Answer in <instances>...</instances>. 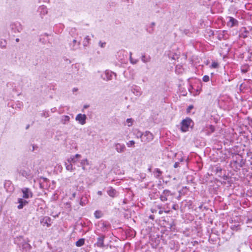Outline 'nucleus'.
Instances as JSON below:
<instances>
[{
	"label": "nucleus",
	"instance_id": "6",
	"mask_svg": "<svg viewBox=\"0 0 252 252\" xmlns=\"http://www.w3.org/2000/svg\"><path fill=\"white\" fill-rule=\"evenodd\" d=\"M40 222L43 226L49 227L51 225V219L49 217L45 216L40 219Z\"/></svg>",
	"mask_w": 252,
	"mask_h": 252
},
{
	"label": "nucleus",
	"instance_id": "24",
	"mask_svg": "<svg viewBox=\"0 0 252 252\" xmlns=\"http://www.w3.org/2000/svg\"><path fill=\"white\" fill-rule=\"evenodd\" d=\"M89 164V161L87 159H84L81 160L80 162V165L82 166V169L83 170H86V165H88Z\"/></svg>",
	"mask_w": 252,
	"mask_h": 252
},
{
	"label": "nucleus",
	"instance_id": "60",
	"mask_svg": "<svg viewBox=\"0 0 252 252\" xmlns=\"http://www.w3.org/2000/svg\"><path fill=\"white\" fill-rule=\"evenodd\" d=\"M192 107H193L192 106H190L189 108V109H191V108H192Z\"/></svg>",
	"mask_w": 252,
	"mask_h": 252
},
{
	"label": "nucleus",
	"instance_id": "47",
	"mask_svg": "<svg viewBox=\"0 0 252 252\" xmlns=\"http://www.w3.org/2000/svg\"><path fill=\"white\" fill-rule=\"evenodd\" d=\"M148 170L150 172H151V171H152V166H150L148 168Z\"/></svg>",
	"mask_w": 252,
	"mask_h": 252
},
{
	"label": "nucleus",
	"instance_id": "59",
	"mask_svg": "<svg viewBox=\"0 0 252 252\" xmlns=\"http://www.w3.org/2000/svg\"><path fill=\"white\" fill-rule=\"evenodd\" d=\"M243 84H242L240 85V89H241V88H242V87H243Z\"/></svg>",
	"mask_w": 252,
	"mask_h": 252
},
{
	"label": "nucleus",
	"instance_id": "19",
	"mask_svg": "<svg viewBox=\"0 0 252 252\" xmlns=\"http://www.w3.org/2000/svg\"><path fill=\"white\" fill-rule=\"evenodd\" d=\"M107 192L108 194L112 197H114L117 194L116 190L112 187L108 188Z\"/></svg>",
	"mask_w": 252,
	"mask_h": 252
},
{
	"label": "nucleus",
	"instance_id": "52",
	"mask_svg": "<svg viewBox=\"0 0 252 252\" xmlns=\"http://www.w3.org/2000/svg\"><path fill=\"white\" fill-rule=\"evenodd\" d=\"M242 71L243 72V73H246L247 70H246V69H242Z\"/></svg>",
	"mask_w": 252,
	"mask_h": 252
},
{
	"label": "nucleus",
	"instance_id": "10",
	"mask_svg": "<svg viewBox=\"0 0 252 252\" xmlns=\"http://www.w3.org/2000/svg\"><path fill=\"white\" fill-rule=\"evenodd\" d=\"M228 21L227 22V26L230 28H232L238 25V21L232 17L229 16L227 17Z\"/></svg>",
	"mask_w": 252,
	"mask_h": 252
},
{
	"label": "nucleus",
	"instance_id": "42",
	"mask_svg": "<svg viewBox=\"0 0 252 252\" xmlns=\"http://www.w3.org/2000/svg\"><path fill=\"white\" fill-rule=\"evenodd\" d=\"M73 156V157H74L75 158H76V159H78V158H81V157L80 155L78 154H76V155H74V156Z\"/></svg>",
	"mask_w": 252,
	"mask_h": 252
},
{
	"label": "nucleus",
	"instance_id": "25",
	"mask_svg": "<svg viewBox=\"0 0 252 252\" xmlns=\"http://www.w3.org/2000/svg\"><path fill=\"white\" fill-rule=\"evenodd\" d=\"M90 40L91 38H90V37L88 35L86 36L83 41V46L84 47L88 46L90 44Z\"/></svg>",
	"mask_w": 252,
	"mask_h": 252
},
{
	"label": "nucleus",
	"instance_id": "36",
	"mask_svg": "<svg viewBox=\"0 0 252 252\" xmlns=\"http://www.w3.org/2000/svg\"><path fill=\"white\" fill-rule=\"evenodd\" d=\"M218 67L219 64L216 62H213L211 65V67L212 68H217Z\"/></svg>",
	"mask_w": 252,
	"mask_h": 252
},
{
	"label": "nucleus",
	"instance_id": "51",
	"mask_svg": "<svg viewBox=\"0 0 252 252\" xmlns=\"http://www.w3.org/2000/svg\"><path fill=\"white\" fill-rule=\"evenodd\" d=\"M40 186L41 188H44V185L42 183H40Z\"/></svg>",
	"mask_w": 252,
	"mask_h": 252
},
{
	"label": "nucleus",
	"instance_id": "53",
	"mask_svg": "<svg viewBox=\"0 0 252 252\" xmlns=\"http://www.w3.org/2000/svg\"><path fill=\"white\" fill-rule=\"evenodd\" d=\"M155 22H152V23H151V26H152V27L155 26Z\"/></svg>",
	"mask_w": 252,
	"mask_h": 252
},
{
	"label": "nucleus",
	"instance_id": "21",
	"mask_svg": "<svg viewBox=\"0 0 252 252\" xmlns=\"http://www.w3.org/2000/svg\"><path fill=\"white\" fill-rule=\"evenodd\" d=\"M70 117L67 115H63L61 117V122L63 124L65 125L69 123Z\"/></svg>",
	"mask_w": 252,
	"mask_h": 252
},
{
	"label": "nucleus",
	"instance_id": "16",
	"mask_svg": "<svg viewBox=\"0 0 252 252\" xmlns=\"http://www.w3.org/2000/svg\"><path fill=\"white\" fill-rule=\"evenodd\" d=\"M99 224L101 226V229L102 231H105L110 226V224L108 223L103 220H101L99 222Z\"/></svg>",
	"mask_w": 252,
	"mask_h": 252
},
{
	"label": "nucleus",
	"instance_id": "17",
	"mask_svg": "<svg viewBox=\"0 0 252 252\" xmlns=\"http://www.w3.org/2000/svg\"><path fill=\"white\" fill-rule=\"evenodd\" d=\"M133 135H135V136L137 138H140L141 140L142 139V138L143 137L144 133L142 132L141 131H140L138 129H135L133 130Z\"/></svg>",
	"mask_w": 252,
	"mask_h": 252
},
{
	"label": "nucleus",
	"instance_id": "8",
	"mask_svg": "<svg viewBox=\"0 0 252 252\" xmlns=\"http://www.w3.org/2000/svg\"><path fill=\"white\" fill-rule=\"evenodd\" d=\"M86 119L87 117L86 115L82 114H79L77 115L75 118V120L82 125L86 124Z\"/></svg>",
	"mask_w": 252,
	"mask_h": 252
},
{
	"label": "nucleus",
	"instance_id": "62",
	"mask_svg": "<svg viewBox=\"0 0 252 252\" xmlns=\"http://www.w3.org/2000/svg\"><path fill=\"white\" fill-rule=\"evenodd\" d=\"M219 39H221V36L220 35L219 36Z\"/></svg>",
	"mask_w": 252,
	"mask_h": 252
},
{
	"label": "nucleus",
	"instance_id": "33",
	"mask_svg": "<svg viewBox=\"0 0 252 252\" xmlns=\"http://www.w3.org/2000/svg\"><path fill=\"white\" fill-rule=\"evenodd\" d=\"M131 56H132V53L130 52L129 53V60H130V63L132 64H136L138 62V60H135V59H133L132 58Z\"/></svg>",
	"mask_w": 252,
	"mask_h": 252
},
{
	"label": "nucleus",
	"instance_id": "20",
	"mask_svg": "<svg viewBox=\"0 0 252 252\" xmlns=\"http://www.w3.org/2000/svg\"><path fill=\"white\" fill-rule=\"evenodd\" d=\"M4 188L9 191H11L13 189V187L10 181H6L4 183Z\"/></svg>",
	"mask_w": 252,
	"mask_h": 252
},
{
	"label": "nucleus",
	"instance_id": "15",
	"mask_svg": "<svg viewBox=\"0 0 252 252\" xmlns=\"http://www.w3.org/2000/svg\"><path fill=\"white\" fill-rule=\"evenodd\" d=\"M11 29L14 32H20L22 30V28L20 24H12L11 25Z\"/></svg>",
	"mask_w": 252,
	"mask_h": 252
},
{
	"label": "nucleus",
	"instance_id": "46",
	"mask_svg": "<svg viewBox=\"0 0 252 252\" xmlns=\"http://www.w3.org/2000/svg\"><path fill=\"white\" fill-rule=\"evenodd\" d=\"M97 194L99 195H101L102 194V191H97Z\"/></svg>",
	"mask_w": 252,
	"mask_h": 252
},
{
	"label": "nucleus",
	"instance_id": "48",
	"mask_svg": "<svg viewBox=\"0 0 252 252\" xmlns=\"http://www.w3.org/2000/svg\"><path fill=\"white\" fill-rule=\"evenodd\" d=\"M157 208H158V209L159 210H161V209H162V207L160 205H158Z\"/></svg>",
	"mask_w": 252,
	"mask_h": 252
},
{
	"label": "nucleus",
	"instance_id": "23",
	"mask_svg": "<svg viewBox=\"0 0 252 252\" xmlns=\"http://www.w3.org/2000/svg\"><path fill=\"white\" fill-rule=\"evenodd\" d=\"M162 172L159 168H156L154 170V174L156 178H159L161 175Z\"/></svg>",
	"mask_w": 252,
	"mask_h": 252
},
{
	"label": "nucleus",
	"instance_id": "2",
	"mask_svg": "<svg viewBox=\"0 0 252 252\" xmlns=\"http://www.w3.org/2000/svg\"><path fill=\"white\" fill-rule=\"evenodd\" d=\"M192 121L189 118L183 120L181 123V130L183 132H186L193 125Z\"/></svg>",
	"mask_w": 252,
	"mask_h": 252
},
{
	"label": "nucleus",
	"instance_id": "38",
	"mask_svg": "<svg viewBox=\"0 0 252 252\" xmlns=\"http://www.w3.org/2000/svg\"><path fill=\"white\" fill-rule=\"evenodd\" d=\"M231 228L233 230H237L240 229V225H233L231 226Z\"/></svg>",
	"mask_w": 252,
	"mask_h": 252
},
{
	"label": "nucleus",
	"instance_id": "55",
	"mask_svg": "<svg viewBox=\"0 0 252 252\" xmlns=\"http://www.w3.org/2000/svg\"><path fill=\"white\" fill-rule=\"evenodd\" d=\"M15 41L16 42H18L19 41V39L17 38L15 39Z\"/></svg>",
	"mask_w": 252,
	"mask_h": 252
},
{
	"label": "nucleus",
	"instance_id": "39",
	"mask_svg": "<svg viewBox=\"0 0 252 252\" xmlns=\"http://www.w3.org/2000/svg\"><path fill=\"white\" fill-rule=\"evenodd\" d=\"M6 41L5 40L0 41V46L2 48H5L6 47Z\"/></svg>",
	"mask_w": 252,
	"mask_h": 252
},
{
	"label": "nucleus",
	"instance_id": "26",
	"mask_svg": "<svg viewBox=\"0 0 252 252\" xmlns=\"http://www.w3.org/2000/svg\"><path fill=\"white\" fill-rule=\"evenodd\" d=\"M206 128H207L206 130H208V131L206 132L208 135H209L210 133L214 132L215 131V127L212 125H209L206 126Z\"/></svg>",
	"mask_w": 252,
	"mask_h": 252
},
{
	"label": "nucleus",
	"instance_id": "50",
	"mask_svg": "<svg viewBox=\"0 0 252 252\" xmlns=\"http://www.w3.org/2000/svg\"><path fill=\"white\" fill-rule=\"evenodd\" d=\"M42 180H43V181H44V182H46V181H47V179H46V178H42Z\"/></svg>",
	"mask_w": 252,
	"mask_h": 252
},
{
	"label": "nucleus",
	"instance_id": "14",
	"mask_svg": "<svg viewBox=\"0 0 252 252\" xmlns=\"http://www.w3.org/2000/svg\"><path fill=\"white\" fill-rule=\"evenodd\" d=\"M105 236L104 235H102L100 236L99 237L97 238V242L96 243V245L98 247H103L104 246V239Z\"/></svg>",
	"mask_w": 252,
	"mask_h": 252
},
{
	"label": "nucleus",
	"instance_id": "4",
	"mask_svg": "<svg viewBox=\"0 0 252 252\" xmlns=\"http://www.w3.org/2000/svg\"><path fill=\"white\" fill-rule=\"evenodd\" d=\"M101 76L103 80L109 81L113 79V76L116 77V74L112 71L106 70Z\"/></svg>",
	"mask_w": 252,
	"mask_h": 252
},
{
	"label": "nucleus",
	"instance_id": "27",
	"mask_svg": "<svg viewBox=\"0 0 252 252\" xmlns=\"http://www.w3.org/2000/svg\"><path fill=\"white\" fill-rule=\"evenodd\" d=\"M19 174L22 176L27 178L30 175V172L25 170H21L19 171Z\"/></svg>",
	"mask_w": 252,
	"mask_h": 252
},
{
	"label": "nucleus",
	"instance_id": "32",
	"mask_svg": "<svg viewBox=\"0 0 252 252\" xmlns=\"http://www.w3.org/2000/svg\"><path fill=\"white\" fill-rule=\"evenodd\" d=\"M94 217H95V218L99 219L101 217H102V216L103 215V213H102L101 211L97 210L94 212Z\"/></svg>",
	"mask_w": 252,
	"mask_h": 252
},
{
	"label": "nucleus",
	"instance_id": "41",
	"mask_svg": "<svg viewBox=\"0 0 252 252\" xmlns=\"http://www.w3.org/2000/svg\"><path fill=\"white\" fill-rule=\"evenodd\" d=\"M178 205L177 204H174L173 206H172V209L175 210H177L178 209Z\"/></svg>",
	"mask_w": 252,
	"mask_h": 252
},
{
	"label": "nucleus",
	"instance_id": "11",
	"mask_svg": "<svg viewBox=\"0 0 252 252\" xmlns=\"http://www.w3.org/2000/svg\"><path fill=\"white\" fill-rule=\"evenodd\" d=\"M250 31L247 29L246 27H242L240 30L239 37L245 38L249 36Z\"/></svg>",
	"mask_w": 252,
	"mask_h": 252
},
{
	"label": "nucleus",
	"instance_id": "7",
	"mask_svg": "<svg viewBox=\"0 0 252 252\" xmlns=\"http://www.w3.org/2000/svg\"><path fill=\"white\" fill-rule=\"evenodd\" d=\"M22 192H23V197L24 198L28 199L31 198L32 196V192L30 189L27 188H24L22 189Z\"/></svg>",
	"mask_w": 252,
	"mask_h": 252
},
{
	"label": "nucleus",
	"instance_id": "5",
	"mask_svg": "<svg viewBox=\"0 0 252 252\" xmlns=\"http://www.w3.org/2000/svg\"><path fill=\"white\" fill-rule=\"evenodd\" d=\"M19 248L22 252H29L32 249L30 244L26 241H23L19 245Z\"/></svg>",
	"mask_w": 252,
	"mask_h": 252
},
{
	"label": "nucleus",
	"instance_id": "56",
	"mask_svg": "<svg viewBox=\"0 0 252 252\" xmlns=\"http://www.w3.org/2000/svg\"><path fill=\"white\" fill-rule=\"evenodd\" d=\"M75 195H76V193H73L72 194V197H75Z\"/></svg>",
	"mask_w": 252,
	"mask_h": 252
},
{
	"label": "nucleus",
	"instance_id": "57",
	"mask_svg": "<svg viewBox=\"0 0 252 252\" xmlns=\"http://www.w3.org/2000/svg\"><path fill=\"white\" fill-rule=\"evenodd\" d=\"M77 90L78 89L77 88H73V91H77Z\"/></svg>",
	"mask_w": 252,
	"mask_h": 252
},
{
	"label": "nucleus",
	"instance_id": "43",
	"mask_svg": "<svg viewBox=\"0 0 252 252\" xmlns=\"http://www.w3.org/2000/svg\"><path fill=\"white\" fill-rule=\"evenodd\" d=\"M164 212V210H159V211H158V214H160V215H161L163 212Z\"/></svg>",
	"mask_w": 252,
	"mask_h": 252
},
{
	"label": "nucleus",
	"instance_id": "31",
	"mask_svg": "<svg viewBox=\"0 0 252 252\" xmlns=\"http://www.w3.org/2000/svg\"><path fill=\"white\" fill-rule=\"evenodd\" d=\"M84 243L85 239L84 238H81L76 242V246L77 247H81L84 245Z\"/></svg>",
	"mask_w": 252,
	"mask_h": 252
},
{
	"label": "nucleus",
	"instance_id": "58",
	"mask_svg": "<svg viewBox=\"0 0 252 252\" xmlns=\"http://www.w3.org/2000/svg\"><path fill=\"white\" fill-rule=\"evenodd\" d=\"M29 127H30V125H27V126H26V128L27 129H28L29 128Z\"/></svg>",
	"mask_w": 252,
	"mask_h": 252
},
{
	"label": "nucleus",
	"instance_id": "45",
	"mask_svg": "<svg viewBox=\"0 0 252 252\" xmlns=\"http://www.w3.org/2000/svg\"><path fill=\"white\" fill-rule=\"evenodd\" d=\"M151 212L153 213H156L157 212V210L156 209H151Z\"/></svg>",
	"mask_w": 252,
	"mask_h": 252
},
{
	"label": "nucleus",
	"instance_id": "35",
	"mask_svg": "<svg viewBox=\"0 0 252 252\" xmlns=\"http://www.w3.org/2000/svg\"><path fill=\"white\" fill-rule=\"evenodd\" d=\"M133 120L131 118H128L126 119V123H127L128 126H131L133 124Z\"/></svg>",
	"mask_w": 252,
	"mask_h": 252
},
{
	"label": "nucleus",
	"instance_id": "12",
	"mask_svg": "<svg viewBox=\"0 0 252 252\" xmlns=\"http://www.w3.org/2000/svg\"><path fill=\"white\" fill-rule=\"evenodd\" d=\"M37 12L39 13V15L41 18L48 13V10L46 6L44 5H41L39 6L37 9Z\"/></svg>",
	"mask_w": 252,
	"mask_h": 252
},
{
	"label": "nucleus",
	"instance_id": "30",
	"mask_svg": "<svg viewBox=\"0 0 252 252\" xmlns=\"http://www.w3.org/2000/svg\"><path fill=\"white\" fill-rule=\"evenodd\" d=\"M78 160L73 157V156L70 157L67 159V162H70L71 164H75L78 162Z\"/></svg>",
	"mask_w": 252,
	"mask_h": 252
},
{
	"label": "nucleus",
	"instance_id": "9",
	"mask_svg": "<svg viewBox=\"0 0 252 252\" xmlns=\"http://www.w3.org/2000/svg\"><path fill=\"white\" fill-rule=\"evenodd\" d=\"M115 150L118 153H122L126 150V146L124 144L116 143L114 145Z\"/></svg>",
	"mask_w": 252,
	"mask_h": 252
},
{
	"label": "nucleus",
	"instance_id": "18",
	"mask_svg": "<svg viewBox=\"0 0 252 252\" xmlns=\"http://www.w3.org/2000/svg\"><path fill=\"white\" fill-rule=\"evenodd\" d=\"M80 45V42H77L76 40L74 39L72 43H70V46L72 50H75L77 49Z\"/></svg>",
	"mask_w": 252,
	"mask_h": 252
},
{
	"label": "nucleus",
	"instance_id": "54",
	"mask_svg": "<svg viewBox=\"0 0 252 252\" xmlns=\"http://www.w3.org/2000/svg\"><path fill=\"white\" fill-rule=\"evenodd\" d=\"M177 164H178V163H177V162H176V163H175V164H174V167H175V168L177 167Z\"/></svg>",
	"mask_w": 252,
	"mask_h": 252
},
{
	"label": "nucleus",
	"instance_id": "49",
	"mask_svg": "<svg viewBox=\"0 0 252 252\" xmlns=\"http://www.w3.org/2000/svg\"><path fill=\"white\" fill-rule=\"evenodd\" d=\"M164 212L166 213H169L170 212V210H164Z\"/></svg>",
	"mask_w": 252,
	"mask_h": 252
},
{
	"label": "nucleus",
	"instance_id": "61",
	"mask_svg": "<svg viewBox=\"0 0 252 252\" xmlns=\"http://www.w3.org/2000/svg\"><path fill=\"white\" fill-rule=\"evenodd\" d=\"M250 32H252V28H251V29H250Z\"/></svg>",
	"mask_w": 252,
	"mask_h": 252
},
{
	"label": "nucleus",
	"instance_id": "28",
	"mask_svg": "<svg viewBox=\"0 0 252 252\" xmlns=\"http://www.w3.org/2000/svg\"><path fill=\"white\" fill-rule=\"evenodd\" d=\"M65 167L66 170L70 171H72L75 169V168L73 167V164L70 162L66 163L65 162Z\"/></svg>",
	"mask_w": 252,
	"mask_h": 252
},
{
	"label": "nucleus",
	"instance_id": "37",
	"mask_svg": "<svg viewBox=\"0 0 252 252\" xmlns=\"http://www.w3.org/2000/svg\"><path fill=\"white\" fill-rule=\"evenodd\" d=\"M210 77L208 75H204L202 78V80L205 82H207L209 81Z\"/></svg>",
	"mask_w": 252,
	"mask_h": 252
},
{
	"label": "nucleus",
	"instance_id": "22",
	"mask_svg": "<svg viewBox=\"0 0 252 252\" xmlns=\"http://www.w3.org/2000/svg\"><path fill=\"white\" fill-rule=\"evenodd\" d=\"M88 200L87 196L86 195L83 196L80 200L79 204L81 206H85L86 204H87L88 203Z\"/></svg>",
	"mask_w": 252,
	"mask_h": 252
},
{
	"label": "nucleus",
	"instance_id": "1",
	"mask_svg": "<svg viewBox=\"0 0 252 252\" xmlns=\"http://www.w3.org/2000/svg\"><path fill=\"white\" fill-rule=\"evenodd\" d=\"M175 195V192H172L168 189H165L160 194L159 198L161 201L164 202L167 200L172 201Z\"/></svg>",
	"mask_w": 252,
	"mask_h": 252
},
{
	"label": "nucleus",
	"instance_id": "13",
	"mask_svg": "<svg viewBox=\"0 0 252 252\" xmlns=\"http://www.w3.org/2000/svg\"><path fill=\"white\" fill-rule=\"evenodd\" d=\"M18 203H19V205L17 206V208L18 209H21L24 207V206L28 204V202L23 198H18Z\"/></svg>",
	"mask_w": 252,
	"mask_h": 252
},
{
	"label": "nucleus",
	"instance_id": "29",
	"mask_svg": "<svg viewBox=\"0 0 252 252\" xmlns=\"http://www.w3.org/2000/svg\"><path fill=\"white\" fill-rule=\"evenodd\" d=\"M151 58L149 56H146L145 55H143L141 57V60L143 63H148L150 61Z\"/></svg>",
	"mask_w": 252,
	"mask_h": 252
},
{
	"label": "nucleus",
	"instance_id": "63",
	"mask_svg": "<svg viewBox=\"0 0 252 252\" xmlns=\"http://www.w3.org/2000/svg\"><path fill=\"white\" fill-rule=\"evenodd\" d=\"M35 149V147L34 146H33V151L34 150V149Z\"/></svg>",
	"mask_w": 252,
	"mask_h": 252
},
{
	"label": "nucleus",
	"instance_id": "34",
	"mask_svg": "<svg viewBox=\"0 0 252 252\" xmlns=\"http://www.w3.org/2000/svg\"><path fill=\"white\" fill-rule=\"evenodd\" d=\"M126 145L128 147H134L135 141L133 140H130L126 143Z\"/></svg>",
	"mask_w": 252,
	"mask_h": 252
},
{
	"label": "nucleus",
	"instance_id": "3",
	"mask_svg": "<svg viewBox=\"0 0 252 252\" xmlns=\"http://www.w3.org/2000/svg\"><path fill=\"white\" fill-rule=\"evenodd\" d=\"M153 134L150 131H146L143 134V137L141 139V142H143L144 144H146L147 143L151 142L152 140H153Z\"/></svg>",
	"mask_w": 252,
	"mask_h": 252
},
{
	"label": "nucleus",
	"instance_id": "44",
	"mask_svg": "<svg viewBox=\"0 0 252 252\" xmlns=\"http://www.w3.org/2000/svg\"><path fill=\"white\" fill-rule=\"evenodd\" d=\"M149 218L151 220H154V215H150L149 216Z\"/></svg>",
	"mask_w": 252,
	"mask_h": 252
},
{
	"label": "nucleus",
	"instance_id": "40",
	"mask_svg": "<svg viewBox=\"0 0 252 252\" xmlns=\"http://www.w3.org/2000/svg\"><path fill=\"white\" fill-rule=\"evenodd\" d=\"M99 46L101 47V48H103L105 47V45H106V43L105 42H102L101 41H99Z\"/></svg>",
	"mask_w": 252,
	"mask_h": 252
}]
</instances>
